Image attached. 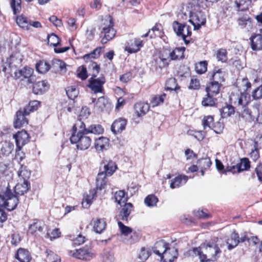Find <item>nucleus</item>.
Here are the masks:
<instances>
[{
    "mask_svg": "<svg viewBox=\"0 0 262 262\" xmlns=\"http://www.w3.org/2000/svg\"><path fill=\"white\" fill-rule=\"evenodd\" d=\"M17 174L19 178L23 179L24 181H28V179L31 176V172L27 169L26 166L21 165L17 171Z\"/></svg>",
    "mask_w": 262,
    "mask_h": 262,
    "instance_id": "36",
    "label": "nucleus"
},
{
    "mask_svg": "<svg viewBox=\"0 0 262 262\" xmlns=\"http://www.w3.org/2000/svg\"><path fill=\"white\" fill-rule=\"evenodd\" d=\"M251 3V0H239V2L235 1L236 8L238 11H245L248 8Z\"/></svg>",
    "mask_w": 262,
    "mask_h": 262,
    "instance_id": "49",
    "label": "nucleus"
},
{
    "mask_svg": "<svg viewBox=\"0 0 262 262\" xmlns=\"http://www.w3.org/2000/svg\"><path fill=\"white\" fill-rule=\"evenodd\" d=\"M45 226V224L43 222L35 219L29 226V232L32 234H34L37 231L42 232Z\"/></svg>",
    "mask_w": 262,
    "mask_h": 262,
    "instance_id": "22",
    "label": "nucleus"
},
{
    "mask_svg": "<svg viewBox=\"0 0 262 262\" xmlns=\"http://www.w3.org/2000/svg\"><path fill=\"white\" fill-rule=\"evenodd\" d=\"M228 250L235 248L239 244V235L235 231L233 232L227 238L226 242Z\"/></svg>",
    "mask_w": 262,
    "mask_h": 262,
    "instance_id": "24",
    "label": "nucleus"
},
{
    "mask_svg": "<svg viewBox=\"0 0 262 262\" xmlns=\"http://www.w3.org/2000/svg\"><path fill=\"white\" fill-rule=\"evenodd\" d=\"M135 112L138 117L144 115L149 110V106L147 103H137L134 106Z\"/></svg>",
    "mask_w": 262,
    "mask_h": 262,
    "instance_id": "27",
    "label": "nucleus"
},
{
    "mask_svg": "<svg viewBox=\"0 0 262 262\" xmlns=\"http://www.w3.org/2000/svg\"><path fill=\"white\" fill-rule=\"evenodd\" d=\"M235 112L234 108L231 105H227L220 110L221 117L223 118L230 117Z\"/></svg>",
    "mask_w": 262,
    "mask_h": 262,
    "instance_id": "38",
    "label": "nucleus"
},
{
    "mask_svg": "<svg viewBox=\"0 0 262 262\" xmlns=\"http://www.w3.org/2000/svg\"><path fill=\"white\" fill-rule=\"evenodd\" d=\"M207 62L206 61H200L195 65V70L196 73L202 74L207 71Z\"/></svg>",
    "mask_w": 262,
    "mask_h": 262,
    "instance_id": "50",
    "label": "nucleus"
},
{
    "mask_svg": "<svg viewBox=\"0 0 262 262\" xmlns=\"http://www.w3.org/2000/svg\"><path fill=\"white\" fill-rule=\"evenodd\" d=\"M188 253L192 256H198L201 262L214 261L217 259V255L221 253V250L215 244H203L189 250Z\"/></svg>",
    "mask_w": 262,
    "mask_h": 262,
    "instance_id": "1",
    "label": "nucleus"
},
{
    "mask_svg": "<svg viewBox=\"0 0 262 262\" xmlns=\"http://www.w3.org/2000/svg\"><path fill=\"white\" fill-rule=\"evenodd\" d=\"M241 116L246 122L251 123L255 119V116L252 114V112L247 107H242Z\"/></svg>",
    "mask_w": 262,
    "mask_h": 262,
    "instance_id": "33",
    "label": "nucleus"
},
{
    "mask_svg": "<svg viewBox=\"0 0 262 262\" xmlns=\"http://www.w3.org/2000/svg\"><path fill=\"white\" fill-rule=\"evenodd\" d=\"M29 114H26L25 110H19L16 112V119L14 122V126L15 128H20L21 126L28 124V120L26 116Z\"/></svg>",
    "mask_w": 262,
    "mask_h": 262,
    "instance_id": "16",
    "label": "nucleus"
},
{
    "mask_svg": "<svg viewBox=\"0 0 262 262\" xmlns=\"http://www.w3.org/2000/svg\"><path fill=\"white\" fill-rule=\"evenodd\" d=\"M158 201V198L154 194L148 195L144 200L145 204L148 207L155 206Z\"/></svg>",
    "mask_w": 262,
    "mask_h": 262,
    "instance_id": "52",
    "label": "nucleus"
},
{
    "mask_svg": "<svg viewBox=\"0 0 262 262\" xmlns=\"http://www.w3.org/2000/svg\"><path fill=\"white\" fill-rule=\"evenodd\" d=\"M89 69L93 70L92 77L89 80L88 86L94 93H103V85L105 82L104 77L102 76L96 78L97 74L99 72V66L95 62H92L89 65Z\"/></svg>",
    "mask_w": 262,
    "mask_h": 262,
    "instance_id": "3",
    "label": "nucleus"
},
{
    "mask_svg": "<svg viewBox=\"0 0 262 262\" xmlns=\"http://www.w3.org/2000/svg\"><path fill=\"white\" fill-rule=\"evenodd\" d=\"M60 42L59 38L55 34L52 33L48 36V43L50 46L56 47Z\"/></svg>",
    "mask_w": 262,
    "mask_h": 262,
    "instance_id": "57",
    "label": "nucleus"
},
{
    "mask_svg": "<svg viewBox=\"0 0 262 262\" xmlns=\"http://www.w3.org/2000/svg\"><path fill=\"white\" fill-rule=\"evenodd\" d=\"M185 48H177L171 52V60L180 59L184 58Z\"/></svg>",
    "mask_w": 262,
    "mask_h": 262,
    "instance_id": "37",
    "label": "nucleus"
},
{
    "mask_svg": "<svg viewBox=\"0 0 262 262\" xmlns=\"http://www.w3.org/2000/svg\"><path fill=\"white\" fill-rule=\"evenodd\" d=\"M40 102L38 101L34 100L30 102L29 104L24 108L26 114H30V112L36 110L39 105Z\"/></svg>",
    "mask_w": 262,
    "mask_h": 262,
    "instance_id": "51",
    "label": "nucleus"
},
{
    "mask_svg": "<svg viewBox=\"0 0 262 262\" xmlns=\"http://www.w3.org/2000/svg\"><path fill=\"white\" fill-rule=\"evenodd\" d=\"M127 124V121L121 118L116 119L111 126L112 131L115 134L121 133L124 130Z\"/></svg>",
    "mask_w": 262,
    "mask_h": 262,
    "instance_id": "19",
    "label": "nucleus"
},
{
    "mask_svg": "<svg viewBox=\"0 0 262 262\" xmlns=\"http://www.w3.org/2000/svg\"><path fill=\"white\" fill-rule=\"evenodd\" d=\"M178 250L174 247H169V246L165 250L163 254L160 257L162 262H172L177 258Z\"/></svg>",
    "mask_w": 262,
    "mask_h": 262,
    "instance_id": "12",
    "label": "nucleus"
},
{
    "mask_svg": "<svg viewBox=\"0 0 262 262\" xmlns=\"http://www.w3.org/2000/svg\"><path fill=\"white\" fill-rule=\"evenodd\" d=\"M14 145L11 142H5L2 146L1 151L2 154L5 156H8L14 149Z\"/></svg>",
    "mask_w": 262,
    "mask_h": 262,
    "instance_id": "44",
    "label": "nucleus"
},
{
    "mask_svg": "<svg viewBox=\"0 0 262 262\" xmlns=\"http://www.w3.org/2000/svg\"><path fill=\"white\" fill-rule=\"evenodd\" d=\"M101 52V48H97L89 54L84 55L83 57V59L85 61H88L90 59H95L98 58L100 56Z\"/></svg>",
    "mask_w": 262,
    "mask_h": 262,
    "instance_id": "48",
    "label": "nucleus"
},
{
    "mask_svg": "<svg viewBox=\"0 0 262 262\" xmlns=\"http://www.w3.org/2000/svg\"><path fill=\"white\" fill-rule=\"evenodd\" d=\"M118 225L119 227L120 230L122 234H123L125 236H127L130 234L133 230L129 227L125 226L121 222L118 221Z\"/></svg>",
    "mask_w": 262,
    "mask_h": 262,
    "instance_id": "59",
    "label": "nucleus"
},
{
    "mask_svg": "<svg viewBox=\"0 0 262 262\" xmlns=\"http://www.w3.org/2000/svg\"><path fill=\"white\" fill-rule=\"evenodd\" d=\"M108 104L107 100L104 97H100L97 99L94 108L98 112H102Z\"/></svg>",
    "mask_w": 262,
    "mask_h": 262,
    "instance_id": "31",
    "label": "nucleus"
},
{
    "mask_svg": "<svg viewBox=\"0 0 262 262\" xmlns=\"http://www.w3.org/2000/svg\"><path fill=\"white\" fill-rule=\"evenodd\" d=\"M221 86V84H219L217 82L211 81L206 87V90L208 95H216L219 94Z\"/></svg>",
    "mask_w": 262,
    "mask_h": 262,
    "instance_id": "30",
    "label": "nucleus"
},
{
    "mask_svg": "<svg viewBox=\"0 0 262 262\" xmlns=\"http://www.w3.org/2000/svg\"><path fill=\"white\" fill-rule=\"evenodd\" d=\"M107 175L104 171L98 173L96 178V188L97 189L101 190L104 188L107 183Z\"/></svg>",
    "mask_w": 262,
    "mask_h": 262,
    "instance_id": "28",
    "label": "nucleus"
},
{
    "mask_svg": "<svg viewBox=\"0 0 262 262\" xmlns=\"http://www.w3.org/2000/svg\"><path fill=\"white\" fill-rule=\"evenodd\" d=\"M84 130L85 134L100 135L102 134L104 129L102 126L100 124H94L89 125L86 127L85 124L81 120H77L74 124V129H80Z\"/></svg>",
    "mask_w": 262,
    "mask_h": 262,
    "instance_id": "8",
    "label": "nucleus"
},
{
    "mask_svg": "<svg viewBox=\"0 0 262 262\" xmlns=\"http://www.w3.org/2000/svg\"><path fill=\"white\" fill-rule=\"evenodd\" d=\"M216 58L218 61L225 62L227 60V52L225 49H220L216 52Z\"/></svg>",
    "mask_w": 262,
    "mask_h": 262,
    "instance_id": "58",
    "label": "nucleus"
},
{
    "mask_svg": "<svg viewBox=\"0 0 262 262\" xmlns=\"http://www.w3.org/2000/svg\"><path fill=\"white\" fill-rule=\"evenodd\" d=\"M34 70L33 69L29 67H24L22 69L16 70L14 72V77L15 79H19L22 77L28 78V81L32 82V76Z\"/></svg>",
    "mask_w": 262,
    "mask_h": 262,
    "instance_id": "13",
    "label": "nucleus"
},
{
    "mask_svg": "<svg viewBox=\"0 0 262 262\" xmlns=\"http://www.w3.org/2000/svg\"><path fill=\"white\" fill-rule=\"evenodd\" d=\"M252 96L255 100L261 99L262 98V84L253 90Z\"/></svg>",
    "mask_w": 262,
    "mask_h": 262,
    "instance_id": "64",
    "label": "nucleus"
},
{
    "mask_svg": "<svg viewBox=\"0 0 262 262\" xmlns=\"http://www.w3.org/2000/svg\"><path fill=\"white\" fill-rule=\"evenodd\" d=\"M143 44V40L140 38H135L126 42L124 50L129 54L137 53L140 50Z\"/></svg>",
    "mask_w": 262,
    "mask_h": 262,
    "instance_id": "9",
    "label": "nucleus"
},
{
    "mask_svg": "<svg viewBox=\"0 0 262 262\" xmlns=\"http://www.w3.org/2000/svg\"><path fill=\"white\" fill-rule=\"evenodd\" d=\"M96 192L92 191L90 192V195L85 198L84 200L82 203V206L84 208H88L92 203V200L94 199Z\"/></svg>",
    "mask_w": 262,
    "mask_h": 262,
    "instance_id": "62",
    "label": "nucleus"
},
{
    "mask_svg": "<svg viewBox=\"0 0 262 262\" xmlns=\"http://www.w3.org/2000/svg\"><path fill=\"white\" fill-rule=\"evenodd\" d=\"M49 88V85L45 80L36 82L33 88V92L35 94H41L46 92Z\"/></svg>",
    "mask_w": 262,
    "mask_h": 262,
    "instance_id": "20",
    "label": "nucleus"
},
{
    "mask_svg": "<svg viewBox=\"0 0 262 262\" xmlns=\"http://www.w3.org/2000/svg\"><path fill=\"white\" fill-rule=\"evenodd\" d=\"M250 157L254 161L257 160L259 157V152L258 149V143L257 142H255L254 144V149H252L251 152L250 154Z\"/></svg>",
    "mask_w": 262,
    "mask_h": 262,
    "instance_id": "63",
    "label": "nucleus"
},
{
    "mask_svg": "<svg viewBox=\"0 0 262 262\" xmlns=\"http://www.w3.org/2000/svg\"><path fill=\"white\" fill-rule=\"evenodd\" d=\"M18 199L13 194L9 185L3 194H0V207H4L9 211L14 210L18 203Z\"/></svg>",
    "mask_w": 262,
    "mask_h": 262,
    "instance_id": "5",
    "label": "nucleus"
},
{
    "mask_svg": "<svg viewBox=\"0 0 262 262\" xmlns=\"http://www.w3.org/2000/svg\"><path fill=\"white\" fill-rule=\"evenodd\" d=\"M15 258L20 262H30L31 259L29 251L23 248H19L17 250Z\"/></svg>",
    "mask_w": 262,
    "mask_h": 262,
    "instance_id": "25",
    "label": "nucleus"
},
{
    "mask_svg": "<svg viewBox=\"0 0 262 262\" xmlns=\"http://www.w3.org/2000/svg\"><path fill=\"white\" fill-rule=\"evenodd\" d=\"M70 239L73 241V244L74 246H79L85 242V237L81 234H78L76 237L74 236H70Z\"/></svg>",
    "mask_w": 262,
    "mask_h": 262,
    "instance_id": "60",
    "label": "nucleus"
},
{
    "mask_svg": "<svg viewBox=\"0 0 262 262\" xmlns=\"http://www.w3.org/2000/svg\"><path fill=\"white\" fill-rule=\"evenodd\" d=\"M122 208L119 211L118 217L123 221H127L129 216L133 210V206L130 203H125L121 206Z\"/></svg>",
    "mask_w": 262,
    "mask_h": 262,
    "instance_id": "15",
    "label": "nucleus"
},
{
    "mask_svg": "<svg viewBox=\"0 0 262 262\" xmlns=\"http://www.w3.org/2000/svg\"><path fill=\"white\" fill-rule=\"evenodd\" d=\"M103 24L100 26L101 35H104L101 39L103 44L106 43L108 41L112 39L115 36L116 31L113 28L114 23L111 16H106L103 20Z\"/></svg>",
    "mask_w": 262,
    "mask_h": 262,
    "instance_id": "6",
    "label": "nucleus"
},
{
    "mask_svg": "<svg viewBox=\"0 0 262 262\" xmlns=\"http://www.w3.org/2000/svg\"><path fill=\"white\" fill-rule=\"evenodd\" d=\"M30 188V183L28 181H23L22 183H18L14 188V191L16 195H23L26 193Z\"/></svg>",
    "mask_w": 262,
    "mask_h": 262,
    "instance_id": "26",
    "label": "nucleus"
},
{
    "mask_svg": "<svg viewBox=\"0 0 262 262\" xmlns=\"http://www.w3.org/2000/svg\"><path fill=\"white\" fill-rule=\"evenodd\" d=\"M250 162L247 158L242 159L241 162L236 165V170L238 172L247 170L250 168Z\"/></svg>",
    "mask_w": 262,
    "mask_h": 262,
    "instance_id": "43",
    "label": "nucleus"
},
{
    "mask_svg": "<svg viewBox=\"0 0 262 262\" xmlns=\"http://www.w3.org/2000/svg\"><path fill=\"white\" fill-rule=\"evenodd\" d=\"M52 67L61 73H64L66 72V64L60 59H54L52 60Z\"/></svg>",
    "mask_w": 262,
    "mask_h": 262,
    "instance_id": "39",
    "label": "nucleus"
},
{
    "mask_svg": "<svg viewBox=\"0 0 262 262\" xmlns=\"http://www.w3.org/2000/svg\"><path fill=\"white\" fill-rule=\"evenodd\" d=\"M238 25L246 31H250L253 29L252 19L248 15H244L238 19Z\"/></svg>",
    "mask_w": 262,
    "mask_h": 262,
    "instance_id": "18",
    "label": "nucleus"
},
{
    "mask_svg": "<svg viewBox=\"0 0 262 262\" xmlns=\"http://www.w3.org/2000/svg\"><path fill=\"white\" fill-rule=\"evenodd\" d=\"M250 101V95L246 92L241 93L240 96L238 99V104L239 105L242 106L243 107H247V105Z\"/></svg>",
    "mask_w": 262,
    "mask_h": 262,
    "instance_id": "40",
    "label": "nucleus"
},
{
    "mask_svg": "<svg viewBox=\"0 0 262 262\" xmlns=\"http://www.w3.org/2000/svg\"><path fill=\"white\" fill-rule=\"evenodd\" d=\"M69 255L73 257L84 260H90L94 256L93 253L85 249L70 250L69 251Z\"/></svg>",
    "mask_w": 262,
    "mask_h": 262,
    "instance_id": "10",
    "label": "nucleus"
},
{
    "mask_svg": "<svg viewBox=\"0 0 262 262\" xmlns=\"http://www.w3.org/2000/svg\"><path fill=\"white\" fill-rule=\"evenodd\" d=\"M117 166L115 162L113 161L109 162L106 165H104V173L111 176L116 170Z\"/></svg>",
    "mask_w": 262,
    "mask_h": 262,
    "instance_id": "53",
    "label": "nucleus"
},
{
    "mask_svg": "<svg viewBox=\"0 0 262 262\" xmlns=\"http://www.w3.org/2000/svg\"><path fill=\"white\" fill-rule=\"evenodd\" d=\"M188 177L186 176H179L172 180L170 184V187L174 189L179 187L182 184L186 183Z\"/></svg>",
    "mask_w": 262,
    "mask_h": 262,
    "instance_id": "29",
    "label": "nucleus"
},
{
    "mask_svg": "<svg viewBox=\"0 0 262 262\" xmlns=\"http://www.w3.org/2000/svg\"><path fill=\"white\" fill-rule=\"evenodd\" d=\"M251 47L253 50H262V29L259 30V33L250 37Z\"/></svg>",
    "mask_w": 262,
    "mask_h": 262,
    "instance_id": "14",
    "label": "nucleus"
},
{
    "mask_svg": "<svg viewBox=\"0 0 262 262\" xmlns=\"http://www.w3.org/2000/svg\"><path fill=\"white\" fill-rule=\"evenodd\" d=\"M172 28L177 35L181 37L186 44L189 42V41L186 39V37L191 35L190 26L174 21L172 24Z\"/></svg>",
    "mask_w": 262,
    "mask_h": 262,
    "instance_id": "7",
    "label": "nucleus"
},
{
    "mask_svg": "<svg viewBox=\"0 0 262 262\" xmlns=\"http://www.w3.org/2000/svg\"><path fill=\"white\" fill-rule=\"evenodd\" d=\"M109 144V139L107 138L101 137L95 140L94 146L96 150L100 152L106 150Z\"/></svg>",
    "mask_w": 262,
    "mask_h": 262,
    "instance_id": "17",
    "label": "nucleus"
},
{
    "mask_svg": "<svg viewBox=\"0 0 262 262\" xmlns=\"http://www.w3.org/2000/svg\"><path fill=\"white\" fill-rule=\"evenodd\" d=\"M13 138L15 140V143L18 149L21 148L29 141V136L26 130H23L18 132L13 135Z\"/></svg>",
    "mask_w": 262,
    "mask_h": 262,
    "instance_id": "11",
    "label": "nucleus"
},
{
    "mask_svg": "<svg viewBox=\"0 0 262 262\" xmlns=\"http://www.w3.org/2000/svg\"><path fill=\"white\" fill-rule=\"evenodd\" d=\"M114 198L116 202L120 206L126 203L127 200V196H126L125 192L123 190L117 191L115 193Z\"/></svg>",
    "mask_w": 262,
    "mask_h": 262,
    "instance_id": "34",
    "label": "nucleus"
},
{
    "mask_svg": "<svg viewBox=\"0 0 262 262\" xmlns=\"http://www.w3.org/2000/svg\"><path fill=\"white\" fill-rule=\"evenodd\" d=\"M213 117L212 116H207L203 118L202 120V125L204 129H206L207 128H212L213 126Z\"/></svg>",
    "mask_w": 262,
    "mask_h": 262,
    "instance_id": "47",
    "label": "nucleus"
},
{
    "mask_svg": "<svg viewBox=\"0 0 262 262\" xmlns=\"http://www.w3.org/2000/svg\"><path fill=\"white\" fill-rule=\"evenodd\" d=\"M224 76V73L220 69L216 72L209 73L207 76L210 80H212V82H217L221 84V83L225 80Z\"/></svg>",
    "mask_w": 262,
    "mask_h": 262,
    "instance_id": "23",
    "label": "nucleus"
},
{
    "mask_svg": "<svg viewBox=\"0 0 262 262\" xmlns=\"http://www.w3.org/2000/svg\"><path fill=\"white\" fill-rule=\"evenodd\" d=\"M160 58L163 59L164 62H166L168 64V61L171 60V51L170 50L164 48L162 51H160L158 54Z\"/></svg>",
    "mask_w": 262,
    "mask_h": 262,
    "instance_id": "45",
    "label": "nucleus"
},
{
    "mask_svg": "<svg viewBox=\"0 0 262 262\" xmlns=\"http://www.w3.org/2000/svg\"><path fill=\"white\" fill-rule=\"evenodd\" d=\"M213 95H208L207 93L206 96L204 97L202 101V104L205 106H212L215 104L216 99L213 98Z\"/></svg>",
    "mask_w": 262,
    "mask_h": 262,
    "instance_id": "46",
    "label": "nucleus"
},
{
    "mask_svg": "<svg viewBox=\"0 0 262 262\" xmlns=\"http://www.w3.org/2000/svg\"><path fill=\"white\" fill-rule=\"evenodd\" d=\"M11 7L14 14L16 15L21 10V0H11Z\"/></svg>",
    "mask_w": 262,
    "mask_h": 262,
    "instance_id": "55",
    "label": "nucleus"
},
{
    "mask_svg": "<svg viewBox=\"0 0 262 262\" xmlns=\"http://www.w3.org/2000/svg\"><path fill=\"white\" fill-rule=\"evenodd\" d=\"M168 246V244L163 240L157 242L152 247L153 252L160 257Z\"/></svg>",
    "mask_w": 262,
    "mask_h": 262,
    "instance_id": "21",
    "label": "nucleus"
},
{
    "mask_svg": "<svg viewBox=\"0 0 262 262\" xmlns=\"http://www.w3.org/2000/svg\"><path fill=\"white\" fill-rule=\"evenodd\" d=\"M16 21L20 27L25 28L27 30L29 29L30 25L31 24V20L23 15L18 16L16 17Z\"/></svg>",
    "mask_w": 262,
    "mask_h": 262,
    "instance_id": "32",
    "label": "nucleus"
},
{
    "mask_svg": "<svg viewBox=\"0 0 262 262\" xmlns=\"http://www.w3.org/2000/svg\"><path fill=\"white\" fill-rule=\"evenodd\" d=\"M188 9H189V21L193 26L194 30L200 29L201 27L206 23L205 14L198 6H194L192 8V5L189 4Z\"/></svg>",
    "mask_w": 262,
    "mask_h": 262,
    "instance_id": "4",
    "label": "nucleus"
},
{
    "mask_svg": "<svg viewBox=\"0 0 262 262\" xmlns=\"http://www.w3.org/2000/svg\"><path fill=\"white\" fill-rule=\"evenodd\" d=\"M36 69L39 73L44 74L50 70V66L45 61H40L36 64Z\"/></svg>",
    "mask_w": 262,
    "mask_h": 262,
    "instance_id": "41",
    "label": "nucleus"
},
{
    "mask_svg": "<svg viewBox=\"0 0 262 262\" xmlns=\"http://www.w3.org/2000/svg\"><path fill=\"white\" fill-rule=\"evenodd\" d=\"M113 254L110 251H105L102 255V262H114Z\"/></svg>",
    "mask_w": 262,
    "mask_h": 262,
    "instance_id": "61",
    "label": "nucleus"
},
{
    "mask_svg": "<svg viewBox=\"0 0 262 262\" xmlns=\"http://www.w3.org/2000/svg\"><path fill=\"white\" fill-rule=\"evenodd\" d=\"M66 93L70 99L74 100L78 96V91L75 86H72L67 88Z\"/></svg>",
    "mask_w": 262,
    "mask_h": 262,
    "instance_id": "56",
    "label": "nucleus"
},
{
    "mask_svg": "<svg viewBox=\"0 0 262 262\" xmlns=\"http://www.w3.org/2000/svg\"><path fill=\"white\" fill-rule=\"evenodd\" d=\"M166 97V94L165 93L160 95H156L152 97L150 101L152 107H155L163 103Z\"/></svg>",
    "mask_w": 262,
    "mask_h": 262,
    "instance_id": "42",
    "label": "nucleus"
},
{
    "mask_svg": "<svg viewBox=\"0 0 262 262\" xmlns=\"http://www.w3.org/2000/svg\"><path fill=\"white\" fill-rule=\"evenodd\" d=\"M237 84L239 85L238 87L245 92L251 86V83L247 78H243L241 80L238 79Z\"/></svg>",
    "mask_w": 262,
    "mask_h": 262,
    "instance_id": "54",
    "label": "nucleus"
},
{
    "mask_svg": "<svg viewBox=\"0 0 262 262\" xmlns=\"http://www.w3.org/2000/svg\"><path fill=\"white\" fill-rule=\"evenodd\" d=\"M105 227L106 223L102 219H97L94 221L93 228L96 233H101L105 229Z\"/></svg>",
    "mask_w": 262,
    "mask_h": 262,
    "instance_id": "35",
    "label": "nucleus"
},
{
    "mask_svg": "<svg viewBox=\"0 0 262 262\" xmlns=\"http://www.w3.org/2000/svg\"><path fill=\"white\" fill-rule=\"evenodd\" d=\"M88 134H85L81 128L74 129V125L72 128V134L70 141L72 144H77L78 149L84 150L88 149L91 145L92 140Z\"/></svg>",
    "mask_w": 262,
    "mask_h": 262,
    "instance_id": "2",
    "label": "nucleus"
}]
</instances>
